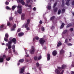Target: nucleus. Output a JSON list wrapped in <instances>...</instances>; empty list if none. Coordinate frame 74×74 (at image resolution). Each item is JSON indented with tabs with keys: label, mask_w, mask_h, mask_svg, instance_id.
Listing matches in <instances>:
<instances>
[{
	"label": "nucleus",
	"mask_w": 74,
	"mask_h": 74,
	"mask_svg": "<svg viewBox=\"0 0 74 74\" xmlns=\"http://www.w3.org/2000/svg\"><path fill=\"white\" fill-rule=\"evenodd\" d=\"M45 41L44 39L43 38H40V39L39 40V42L42 46L44 45V44Z\"/></svg>",
	"instance_id": "obj_1"
},
{
	"label": "nucleus",
	"mask_w": 74,
	"mask_h": 74,
	"mask_svg": "<svg viewBox=\"0 0 74 74\" xmlns=\"http://www.w3.org/2000/svg\"><path fill=\"white\" fill-rule=\"evenodd\" d=\"M21 7L22 6L21 5H18L17 6L18 8H20L17 11L18 13V14H22V9H21Z\"/></svg>",
	"instance_id": "obj_2"
},
{
	"label": "nucleus",
	"mask_w": 74,
	"mask_h": 74,
	"mask_svg": "<svg viewBox=\"0 0 74 74\" xmlns=\"http://www.w3.org/2000/svg\"><path fill=\"white\" fill-rule=\"evenodd\" d=\"M30 53L32 55L34 53V51H35V49H34V46H32V49L30 50Z\"/></svg>",
	"instance_id": "obj_3"
},
{
	"label": "nucleus",
	"mask_w": 74,
	"mask_h": 74,
	"mask_svg": "<svg viewBox=\"0 0 74 74\" xmlns=\"http://www.w3.org/2000/svg\"><path fill=\"white\" fill-rule=\"evenodd\" d=\"M55 71L56 73H57V74H63V73L64 72V70H63L60 73V71H59V70H58V69H56Z\"/></svg>",
	"instance_id": "obj_4"
},
{
	"label": "nucleus",
	"mask_w": 74,
	"mask_h": 74,
	"mask_svg": "<svg viewBox=\"0 0 74 74\" xmlns=\"http://www.w3.org/2000/svg\"><path fill=\"white\" fill-rule=\"evenodd\" d=\"M66 66L64 65H63L62 66V67H58V69L60 70H62V69H64V68L66 67Z\"/></svg>",
	"instance_id": "obj_5"
},
{
	"label": "nucleus",
	"mask_w": 74,
	"mask_h": 74,
	"mask_svg": "<svg viewBox=\"0 0 74 74\" xmlns=\"http://www.w3.org/2000/svg\"><path fill=\"white\" fill-rule=\"evenodd\" d=\"M15 45H13L12 46V49H13V52H14V53L16 54V52H15Z\"/></svg>",
	"instance_id": "obj_6"
},
{
	"label": "nucleus",
	"mask_w": 74,
	"mask_h": 74,
	"mask_svg": "<svg viewBox=\"0 0 74 74\" xmlns=\"http://www.w3.org/2000/svg\"><path fill=\"white\" fill-rule=\"evenodd\" d=\"M25 66H23L20 69V73H23V72L25 71Z\"/></svg>",
	"instance_id": "obj_7"
},
{
	"label": "nucleus",
	"mask_w": 74,
	"mask_h": 74,
	"mask_svg": "<svg viewBox=\"0 0 74 74\" xmlns=\"http://www.w3.org/2000/svg\"><path fill=\"white\" fill-rule=\"evenodd\" d=\"M47 60H50V59H51V55H50V54L49 53L47 54Z\"/></svg>",
	"instance_id": "obj_8"
},
{
	"label": "nucleus",
	"mask_w": 74,
	"mask_h": 74,
	"mask_svg": "<svg viewBox=\"0 0 74 74\" xmlns=\"http://www.w3.org/2000/svg\"><path fill=\"white\" fill-rule=\"evenodd\" d=\"M24 35V33L23 32H20L18 34V36L19 37H21L22 36H23Z\"/></svg>",
	"instance_id": "obj_9"
},
{
	"label": "nucleus",
	"mask_w": 74,
	"mask_h": 74,
	"mask_svg": "<svg viewBox=\"0 0 74 74\" xmlns=\"http://www.w3.org/2000/svg\"><path fill=\"white\" fill-rule=\"evenodd\" d=\"M70 1V0H67L65 3L66 5L67 6H69L70 5V3H69Z\"/></svg>",
	"instance_id": "obj_10"
},
{
	"label": "nucleus",
	"mask_w": 74,
	"mask_h": 74,
	"mask_svg": "<svg viewBox=\"0 0 74 74\" xmlns=\"http://www.w3.org/2000/svg\"><path fill=\"white\" fill-rule=\"evenodd\" d=\"M28 24H26L25 25H23L22 26V28H23V27H25V28H27L28 27Z\"/></svg>",
	"instance_id": "obj_11"
},
{
	"label": "nucleus",
	"mask_w": 74,
	"mask_h": 74,
	"mask_svg": "<svg viewBox=\"0 0 74 74\" xmlns=\"http://www.w3.org/2000/svg\"><path fill=\"white\" fill-rule=\"evenodd\" d=\"M12 41L14 44H15L16 43V39L15 38H13L12 40Z\"/></svg>",
	"instance_id": "obj_12"
},
{
	"label": "nucleus",
	"mask_w": 74,
	"mask_h": 74,
	"mask_svg": "<svg viewBox=\"0 0 74 74\" xmlns=\"http://www.w3.org/2000/svg\"><path fill=\"white\" fill-rule=\"evenodd\" d=\"M52 55L53 56H56L57 55V52H56V51H54L53 52H52Z\"/></svg>",
	"instance_id": "obj_13"
},
{
	"label": "nucleus",
	"mask_w": 74,
	"mask_h": 74,
	"mask_svg": "<svg viewBox=\"0 0 74 74\" xmlns=\"http://www.w3.org/2000/svg\"><path fill=\"white\" fill-rule=\"evenodd\" d=\"M25 14H22L21 15V18L22 19V20H24L25 18H24V17L25 16Z\"/></svg>",
	"instance_id": "obj_14"
},
{
	"label": "nucleus",
	"mask_w": 74,
	"mask_h": 74,
	"mask_svg": "<svg viewBox=\"0 0 74 74\" xmlns=\"http://www.w3.org/2000/svg\"><path fill=\"white\" fill-rule=\"evenodd\" d=\"M18 3H21V4H22V5H25V2H24V1L23 0H20V2H18Z\"/></svg>",
	"instance_id": "obj_15"
},
{
	"label": "nucleus",
	"mask_w": 74,
	"mask_h": 74,
	"mask_svg": "<svg viewBox=\"0 0 74 74\" xmlns=\"http://www.w3.org/2000/svg\"><path fill=\"white\" fill-rule=\"evenodd\" d=\"M65 25L64 23H62V24L61 25L60 27V29H63V27H64V26Z\"/></svg>",
	"instance_id": "obj_16"
},
{
	"label": "nucleus",
	"mask_w": 74,
	"mask_h": 74,
	"mask_svg": "<svg viewBox=\"0 0 74 74\" xmlns=\"http://www.w3.org/2000/svg\"><path fill=\"white\" fill-rule=\"evenodd\" d=\"M62 7H64V0H62V5H61Z\"/></svg>",
	"instance_id": "obj_17"
},
{
	"label": "nucleus",
	"mask_w": 74,
	"mask_h": 74,
	"mask_svg": "<svg viewBox=\"0 0 74 74\" xmlns=\"http://www.w3.org/2000/svg\"><path fill=\"white\" fill-rule=\"evenodd\" d=\"M62 42L60 41H59L58 43V44L57 45V47H59V46L60 45H62Z\"/></svg>",
	"instance_id": "obj_18"
},
{
	"label": "nucleus",
	"mask_w": 74,
	"mask_h": 74,
	"mask_svg": "<svg viewBox=\"0 0 74 74\" xmlns=\"http://www.w3.org/2000/svg\"><path fill=\"white\" fill-rule=\"evenodd\" d=\"M55 16H53L51 17L50 20L51 21H53L54 19H55Z\"/></svg>",
	"instance_id": "obj_19"
},
{
	"label": "nucleus",
	"mask_w": 74,
	"mask_h": 74,
	"mask_svg": "<svg viewBox=\"0 0 74 74\" xmlns=\"http://www.w3.org/2000/svg\"><path fill=\"white\" fill-rule=\"evenodd\" d=\"M4 61V58L1 57H0V62L2 63Z\"/></svg>",
	"instance_id": "obj_20"
},
{
	"label": "nucleus",
	"mask_w": 74,
	"mask_h": 74,
	"mask_svg": "<svg viewBox=\"0 0 74 74\" xmlns=\"http://www.w3.org/2000/svg\"><path fill=\"white\" fill-rule=\"evenodd\" d=\"M72 26V24L71 23H70L69 24L67 25L66 27H67V28L69 27H71V26Z\"/></svg>",
	"instance_id": "obj_21"
},
{
	"label": "nucleus",
	"mask_w": 74,
	"mask_h": 74,
	"mask_svg": "<svg viewBox=\"0 0 74 74\" xmlns=\"http://www.w3.org/2000/svg\"><path fill=\"white\" fill-rule=\"evenodd\" d=\"M24 59H22L20 60H19L18 62L20 63H23V62H24Z\"/></svg>",
	"instance_id": "obj_22"
},
{
	"label": "nucleus",
	"mask_w": 74,
	"mask_h": 74,
	"mask_svg": "<svg viewBox=\"0 0 74 74\" xmlns=\"http://www.w3.org/2000/svg\"><path fill=\"white\" fill-rule=\"evenodd\" d=\"M53 8L54 12H57L58 11V7H56L55 8Z\"/></svg>",
	"instance_id": "obj_23"
},
{
	"label": "nucleus",
	"mask_w": 74,
	"mask_h": 74,
	"mask_svg": "<svg viewBox=\"0 0 74 74\" xmlns=\"http://www.w3.org/2000/svg\"><path fill=\"white\" fill-rule=\"evenodd\" d=\"M16 7V6L15 5H14V6H12V10L14 11Z\"/></svg>",
	"instance_id": "obj_24"
},
{
	"label": "nucleus",
	"mask_w": 74,
	"mask_h": 74,
	"mask_svg": "<svg viewBox=\"0 0 74 74\" xmlns=\"http://www.w3.org/2000/svg\"><path fill=\"white\" fill-rule=\"evenodd\" d=\"M60 54H63L64 53V51L63 49L61 50L60 52Z\"/></svg>",
	"instance_id": "obj_25"
},
{
	"label": "nucleus",
	"mask_w": 74,
	"mask_h": 74,
	"mask_svg": "<svg viewBox=\"0 0 74 74\" xmlns=\"http://www.w3.org/2000/svg\"><path fill=\"white\" fill-rule=\"evenodd\" d=\"M8 49H10L11 48V44H9L8 47Z\"/></svg>",
	"instance_id": "obj_26"
},
{
	"label": "nucleus",
	"mask_w": 74,
	"mask_h": 74,
	"mask_svg": "<svg viewBox=\"0 0 74 74\" xmlns=\"http://www.w3.org/2000/svg\"><path fill=\"white\" fill-rule=\"evenodd\" d=\"M30 19H27V24L29 25V23H30Z\"/></svg>",
	"instance_id": "obj_27"
},
{
	"label": "nucleus",
	"mask_w": 74,
	"mask_h": 74,
	"mask_svg": "<svg viewBox=\"0 0 74 74\" xmlns=\"http://www.w3.org/2000/svg\"><path fill=\"white\" fill-rule=\"evenodd\" d=\"M8 42L9 44H12V40H10V41H8Z\"/></svg>",
	"instance_id": "obj_28"
},
{
	"label": "nucleus",
	"mask_w": 74,
	"mask_h": 74,
	"mask_svg": "<svg viewBox=\"0 0 74 74\" xmlns=\"http://www.w3.org/2000/svg\"><path fill=\"white\" fill-rule=\"evenodd\" d=\"M61 13V10L60 9H59L58 10V15H60V13Z\"/></svg>",
	"instance_id": "obj_29"
},
{
	"label": "nucleus",
	"mask_w": 74,
	"mask_h": 74,
	"mask_svg": "<svg viewBox=\"0 0 74 74\" xmlns=\"http://www.w3.org/2000/svg\"><path fill=\"white\" fill-rule=\"evenodd\" d=\"M34 60H37L38 59V57L37 56H35L34 57Z\"/></svg>",
	"instance_id": "obj_30"
},
{
	"label": "nucleus",
	"mask_w": 74,
	"mask_h": 74,
	"mask_svg": "<svg viewBox=\"0 0 74 74\" xmlns=\"http://www.w3.org/2000/svg\"><path fill=\"white\" fill-rule=\"evenodd\" d=\"M67 32V29L65 30L63 32V34H66Z\"/></svg>",
	"instance_id": "obj_31"
},
{
	"label": "nucleus",
	"mask_w": 74,
	"mask_h": 74,
	"mask_svg": "<svg viewBox=\"0 0 74 74\" xmlns=\"http://www.w3.org/2000/svg\"><path fill=\"white\" fill-rule=\"evenodd\" d=\"M41 29L42 32H44V31H45V29L44 28V27H42L41 28Z\"/></svg>",
	"instance_id": "obj_32"
},
{
	"label": "nucleus",
	"mask_w": 74,
	"mask_h": 74,
	"mask_svg": "<svg viewBox=\"0 0 74 74\" xmlns=\"http://www.w3.org/2000/svg\"><path fill=\"white\" fill-rule=\"evenodd\" d=\"M65 12V9L64 8L62 9V13L63 14L64 13V12Z\"/></svg>",
	"instance_id": "obj_33"
},
{
	"label": "nucleus",
	"mask_w": 74,
	"mask_h": 74,
	"mask_svg": "<svg viewBox=\"0 0 74 74\" xmlns=\"http://www.w3.org/2000/svg\"><path fill=\"white\" fill-rule=\"evenodd\" d=\"M5 38H8V34L6 33L5 34Z\"/></svg>",
	"instance_id": "obj_34"
},
{
	"label": "nucleus",
	"mask_w": 74,
	"mask_h": 74,
	"mask_svg": "<svg viewBox=\"0 0 74 74\" xmlns=\"http://www.w3.org/2000/svg\"><path fill=\"white\" fill-rule=\"evenodd\" d=\"M10 59H11L10 57H8V58H6V59L7 61H9V60H10Z\"/></svg>",
	"instance_id": "obj_35"
},
{
	"label": "nucleus",
	"mask_w": 74,
	"mask_h": 74,
	"mask_svg": "<svg viewBox=\"0 0 74 74\" xmlns=\"http://www.w3.org/2000/svg\"><path fill=\"white\" fill-rule=\"evenodd\" d=\"M40 66H41V64H39L38 62H37L36 63V67H39Z\"/></svg>",
	"instance_id": "obj_36"
},
{
	"label": "nucleus",
	"mask_w": 74,
	"mask_h": 74,
	"mask_svg": "<svg viewBox=\"0 0 74 74\" xmlns=\"http://www.w3.org/2000/svg\"><path fill=\"white\" fill-rule=\"evenodd\" d=\"M47 9L48 10H51V6L48 5L47 7Z\"/></svg>",
	"instance_id": "obj_37"
},
{
	"label": "nucleus",
	"mask_w": 74,
	"mask_h": 74,
	"mask_svg": "<svg viewBox=\"0 0 74 74\" xmlns=\"http://www.w3.org/2000/svg\"><path fill=\"white\" fill-rule=\"evenodd\" d=\"M4 40L5 41L7 42L8 41V38L5 37L4 38Z\"/></svg>",
	"instance_id": "obj_38"
},
{
	"label": "nucleus",
	"mask_w": 74,
	"mask_h": 74,
	"mask_svg": "<svg viewBox=\"0 0 74 74\" xmlns=\"http://www.w3.org/2000/svg\"><path fill=\"white\" fill-rule=\"evenodd\" d=\"M9 21H12V20H13V17H10L9 18Z\"/></svg>",
	"instance_id": "obj_39"
},
{
	"label": "nucleus",
	"mask_w": 74,
	"mask_h": 74,
	"mask_svg": "<svg viewBox=\"0 0 74 74\" xmlns=\"http://www.w3.org/2000/svg\"><path fill=\"white\" fill-rule=\"evenodd\" d=\"M65 43L66 44H67L68 43V40L67 39H66L65 41Z\"/></svg>",
	"instance_id": "obj_40"
},
{
	"label": "nucleus",
	"mask_w": 74,
	"mask_h": 74,
	"mask_svg": "<svg viewBox=\"0 0 74 74\" xmlns=\"http://www.w3.org/2000/svg\"><path fill=\"white\" fill-rule=\"evenodd\" d=\"M6 8L7 10H11V9L8 6H6Z\"/></svg>",
	"instance_id": "obj_41"
},
{
	"label": "nucleus",
	"mask_w": 74,
	"mask_h": 74,
	"mask_svg": "<svg viewBox=\"0 0 74 74\" xmlns=\"http://www.w3.org/2000/svg\"><path fill=\"white\" fill-rule=\"evenodd\" d=\"M57 4V2H56L54 4L53 8L55 7H56V6Z\"/></svg>",
	"instance_id": "obj_42"
},
{
	"label": "nucleus",
	"mask_w": 74,
	"mask_h": 74,
	"mask_svg": "<svg viewBox=\"0 0 74 74\" xmlns=\"http://www.w3.org/2000/svg\"><path fill=\"white\" fill-rule=\"evenodd\" d=\"M31 0H27V4H29L30 2V1Z\"/></svg>",
	"instance_id": "obj_43"
},
{
	"label": "nucleus",
	"mask_w": 74,
	"mask_h": 74,
	"mask_svg": "<svg viewBox=\"0 0 74 74\" xmlns=\"http://www.w3.org/2000/svg\"><path fill=\"white\" fill-rule=\"evenodd\" d=\"M51 29H52V30H53V29H55V27L54 26H52L51 28Z\"/></svg>",
	"instance_id": "obj_44"
},
{
	"label": "nucleus",
	"mask_w": 74,
	"mask_h": 74,
	"mask_svg": "<svg viewBox=\"0 0 74 74\" xmlns=\"http://www.w3.org/2000/svg\"><path fill=\"white\" fill-rule=\"evenodd\" d=\"M42 58L41 56H40L38 58V60H40Z\"/></svg>",
	"instance_id": "obj_45"
},
{
	"label": "nucleus",
	"mask_w": 74,
	"mask_h": 74,
	"mask_svg": "<svg viewBox=\"0 0 74 74\" xmlns=\"http://www.w3.org/2000/svg\"><path fill=\"white\" fill-rule=\"evenodd\" d=\"M10 23L9 22H8L7 23V26H10Z\"/></svg>",
	"instance_id": "obj_46"
},
{
	"label": "nucleus",
	"mask_w": 74,
	"mask_h": 74,
	"mask_svg": "<svg viewBox=\"0 0 74 74\" xmlns=\"http://www.w3.org/2000/svg\"><path fill=\"white\" fill-rule=\"evenodd\" d=\"M35 39H36V40H38L39 39V38L38 36H36L35 37Z\"/></svg>",
	"instance_id": "obj_47"
},
{
	"label": "nucleus",
	"mask_w": 74,
	"mask_h": 74,
	"mask_svg": "<svg viewBox=\"0 0 74 74\" xmlns=\"http://www.w3.org/2000/svg\"><path fill=\"white\" fill-rule=\"evenodd\" d=\"M4 26V25H2L0 26V28L1 29H2V28H3V27Z\"/></svg>",
	"instance_id": "obj_48"
},
{
	"label": "nucleus",
	"mask_w": 74,
	"mask_h": 74,
	"mask_svg": "<svg viewBox=\"0 0 74 74\" xmlns=\"http://www.w3.org/2000/svg\"><path fill=\"white\" fill-rule=\"evenodd\" d=\"M6 5H8L9 4V2H8L6 1L5 3Z\"/></svg>",
	"instance_id": "obj_49"
},
{
	"label": "nucleus",
	"mask_w": 74,
	"mask_h": 74,
	"mask_svg": "<svg viewBox=\"0 0 74 74\" xmlns=\"http://www.w3.org/2000/svg\"><path fill=\"white\" fill-rule=\"evenodd\" d=\"M13 28H16V24H14L13 26Z\"/></svg>",
	"instance_id": "obj_50"
},
{
	"label": "nucleus",
	"mask_w": 74,
	"mask_h": 74,
	"mask_svg": "<svg viewBox=\"0 0 74 74\" xmlns=\"http://www.w3.org/2000/svg\"><path fill=\"white\" fill-rule=\"evenodd\" d=\"M20 31H21V29L20 28L18 29L17 30V32L18 33H19V32H20Z\"/></svg>",
	"instance_id": "obj_51"
},
{
	"label": "nucleus",
	"mask_w": 74,
	"mask_h": 74,
	"mask_svg": "<svg viewBox=\"0 0 74 74\" xmlns=\"http://www.w3.org/2000/svg\"><path fill=\"white\" fill-rule=\"evenodd\" d=\"M68 45L71 46V45H73V44H71V43H68Z\"/></svg>",
	"instance_id": "obj_52"
},
{
	"label": "nucleus",
	"mask_w": 74,
	"mask_h": 74,
	"mask_svg": "<svg viewBox=\"0 0 74 74\" xmlns=\"http://www.w3.org/2000/svg\"><path fill=\"white\" fill-rule=\"evenodd\" d=\"M9 53H12V51H11V50L10 49L9 51Z\"/></svg>",
	"instance_id": "obj_53"
},
{
	"label": "nucleus",
	"mask_w": 74,
	"mask_h": 74,
	"mask_svg": "<svg viewBox=\"0 0 74 74\" xmlns=\"http://www.w3.org/2000/svg\"><path fill=\"white\" fill-rule=\"evenodd\" d=\"M15 28H12L11 29L12 31H13V30H15Z\"/></svg>",
	"instance_id": "obj_54"
},
{
	"label": "nucleus",
	"mask_w": 74,
	"mask_h": 74,
	"mask_svg": "<svg viewBox=\"0 0 74 74\" xmlns=\"http://www.w3.org/2000/svg\"><path fill=\"white\" fill-rule=\"evenodd\" d=\"M39 23H40V25H41V24H42V21L40 20V21Z\"/></svg>",
	"instance_id": "obj_55"
},
{
	"label": "nucleus",
	"mask_w": 74,
	"mask_h": 74,
	"mask_svg": "<svg viewBox=\"0 0 74 74\" xmlns=\"http://www.w3.org/2000/svg\"><path fill=\"white\" fill-rule=\"evenodd\" d=\"M6 58V56L5 55H4L3 56L2 58H3V59H4Z\"/></svg>",
	"instance_id": "obj_56"
},
{
	"label": "nucleus",
	"mask_w": 74,
	"mask_h": 74,
	"mask_svg": "<svg viewBox=\"0 0 74 74\" xmlns=\"http://www.w3.org/2000/svg\"><path fill=\"white\" fill-rule=\"evenodd\" d=\"M70 30H71V32H73V28H72L70 29Z\"/></svg>",
	"instance_id": "obj_57"
},
{
	"label": "nucleus",
	"mask_w": 74,
	"mask_h": 74,
	"mask_svg": "<svg viewBox=\"0 0 74 74\" xmlns=\"http://www.w3.org/2000/svg\"><path fill=\"white\" fill-rule=\"evenodd\" d=\"M72 4L73 5H74V1H73L72 3Z\"/></svg>",
	"instance_id": "obj_58"
},
{
	"label": "nucleus",
	"mask_w": 74,
	"mask_h": 74,
	"mask_svg": "<svg viewBox=\"0 0 74 74\" xmlns=\"http://www.w3.org/2000/svg\"><path fill=\"white\" fill-rule=\"evenodd\" d=\"M26 29L28 30H30V28L27 27L26 28Z\"/></svg>",
	"instance_id": "obj_59"
},
{
	"label": "nucleus",
	"mask_w": 74,
	"mask_h": 74,
	"mask_svg": "<svg viewBox=\"0 0 74 74\" xmlns=\"http://www.w3.org/2000/svg\"><path fill=\"white\" fill-rule=\"evenodd\" d=\"M28 6V7L31 8V7H32V5H29Z\"/></svg>",
	"instance_id": "obj_60"
},
{
	"label": "nucleus",
	"mask_w": 74,
	"mask_h": 74,
	"mask_svg": "<svg viewBox=\"0 0 74 74\" xmlns=\"http://www.w3.org/2000/svg\"><path fill=\"white\" fill-rule=\"evenodd\" d=\"M36 10V7H34L33 9V10H34V11H35Z\"/></svg>",
	"instance_id": "obj_61"
},
{
	"label": "nucleus",
	"mask_w": 74,
	"mask_h": 74,
	"mask_svg": "<svg viewBox=\"0 0 74 74\" xmlns=\"http://www.w3.org/2000/svg\"><path fill=\"white\" fill-rule=\"evenodd\" d=\"M71 66L72 67H74V64L73 63H72Z\"/></svg>",
	"instance_id": "obj_62"
},
{
	"label": "nucleus",
	"mask_w": 74,
	"mask_h": 74,
	"mask_svg": "<svg viewBox=\"0 0 74 74\" xmlns=\"http://www.w3.org/2000/svg\"><path fill=\"white\" fill-rule=\"evenodd\" d=\"M9 45V44L8 43H6V46L7 47Z\"/></svg>",
	"instance_id": "obj_63"
},
{
	"label": "nucleus",
	"mask_w": 74,
	"mask_h": 74,
	"mask_svg": "<svg viewBox=\"0 0 74 74\" xmlns=\"http://www.w3.org/2000/svg\"><path fill=\"white\" fill-rule=\"evenodd\" d=\"M71 74H74V72L73 71H72L71 72Z\"/></svg>",
	"instance_id": "obj_64"
}]
</instances>
